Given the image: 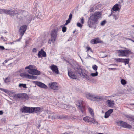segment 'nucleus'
Instances as JSON below:
<instances>
[{"instance_id": "obj_36", "label": "nucleus", "mask_w": 134, "mask_h": 134, "mask_svg": "<svg viewBox=\"0 0 134 134\" xmlns=\"http://www.w3.org/2000/svg\"><path fill=\"white\" fill-rule=\"evenodd\" d=\"M67 30V28L66 27L63 26L62 27V31L64 33Z\"/></svg>"}, {"instance_id": "obj_25", "label": "nucleus", "mask_w": 134, "mask_h": 134, "mask_svg": "<svg viewBox=\"0 0 134 134\" xmlns=\"http://www.w3.org/2000/svg\"><path fill=\"white\" fill-rule=\"evenodd\" d=\"M86 96L87 98L90 100L94 101V98L95 97L94 95H91L90 94H86Z\"/></svg>"}, {"instance_id": "obj_7", "label": "nucleus", "mask_w": 134, "mask_h": 134, "mask_svg": "<svg viewBox=\"0 0 134 134\" xmlns=\"http://www.w3.org/2000/svg\"><path fill=\"white\" fill-rule=\"evenodd\" d=\"M83 119L86 122L91 123L96 125H97L98 123V122L93 117L91 118L89 116H86L83 117Z\"/></svg>"}, {"instance_id": "obj_22", "label": "nucleus", "mask_w": 134, "mask_h": 134, "mask_svg": "<svg viewBox=\"0 0 134 134\" xmlns=\"http://www.w3.org/2000/svg\"><path fill=\"white\" fill-rule=\"evenodd\" d=\"M107 103L109 107H112L115 104L114 101H111V100H108Z\"/></svg>"}, {"instance_id": "obj_35", "label": "nucleus", "mask_w": 134, "mask_h": 134, "mask_svg": "<svg viewBox=\"0 0 134 134\" xmlns=\"http://www.w3.org/2000/svg\"><path fill=\"white\" fill-rule=\"evenodd\" d=\"M123 58H116L115 59V60L117 62H122V61L123 60Z\"/></svg>"}, {"instance_id": "obj_4", "label": "nucleus", "mask_w": 134, "mask_h": 134, "mask_svg": "<svg viewBox=\"0 0 134 134\" xmlns=\"http://www.w3.org/2000/svg\"><path fill=\"white\" fill-rule=\"evenodd\" d=\"M85 102L83 101L79 100L77 101L76 105L80 112L85 113Z\"/></svg>"}, {"instance_id": "obj_27", "label": "nucleus", "mask_w": 134, "mask_h": 134, "mask_svg": "<svg viewBox=\"0 0 134 134\" xmlns=\"http://www.w3.org/2000/svg\"><path fill=\"white\" fill-rule=\"evenodd\" d=\"M130 59L129 58L127 59H123L122 62L124 63L125 65H126L129 64Z\"/></svg>"}, {"instance_id": "obj_52", "label": "nucleus", "mask_w": 134, "mask_h": 134, "mask_svg": "<svg viewBox=\"0 0 134 134\" xmlns=\"http://www.w3.org/2000/svg\"><path fill=\"white\" fill-rule=\"evenodd\" d=\"M37 51V49L36 48H34L32 49V52L34 53H35Z\"/></svg>"}, {"instance_id": "obj_16", "label": "nucleus", "mask_w": 134, "mask_h": 134, "mask_svg": "<svg viewBox=\"0 0 134 134\" xmlns=\"http://www.w3.org/2000/svg\"><path fill=\"white\" fill-rule=\"evenodd\" d=\"M34 82L35 84L41 88L44 89H47L48 88L47 86L43 83L38 81H34Z\"/></svg>"}, {"instance_id": "obj_17", "label": "nucleus", "mask_w": 134, "mask_h": 134, "mask_svg": "<svg viewBox=\"0 0 134 134\" xmlns=\"http://www.w3.org/2000/svg\"><path fill=\"white\" fill-rule=\"evenodd\" d=\"M74 70L75 72L76 73L79 74V75L81 74L83 70L82 69L80 65H76L74 68Z\"/></svg>"}, {"instance_id": "obj_63", "label": "nucleus", "mask_w": 134, "mask_h": 134, "mask_svg": "<svg viewBox=\"0 0 134 134\" xmlns=\"http://www.w3.org/2000/svg\"><path fill=\"white\" fill-rule=\"evenodd\" d=\"M112 12H112L111 14L109 16V17H110V16H113V14Z\"/></svg>"}, {"instance_id": "obj_19", "label": "nucleus", "mask_w": 134, "mask_h": 134, "mask_svg": "<svg viewBox=\"0 0 134 134\" xmlns=\"http://www.w3.org/2000/svg\"><path fill=\"white\" fill-rule=\"evenodd\" d=\"M46 52L42 49H41L38 52V56L39 58H41L42 56L45 57L46 56Z\"/></svg>"}, {"instance_id": "obj_53", "label": "nucleus", "mask_w": 134, "mask_h": 134, "mask_svg": "<svg viewBox=\"0 0 134 134\" xmlns=\"http://www.w3.org/2000/svg\"><path fill=\"white\" fill-rule=\"evenodd\" d=\"M133 116H131L128 120L130 121H132Z\"/></svg>"}, {"instance_id": "obj_13", "label": "nucleus", "mask_w": 134, "mask_h": 134, "mask_svg": "<svg viewBox=\"0 0 134 134\" xmlns=\"http://www.w3.org/2000/svg\"><path fill=\"white\" fill-rule=\"evenodd\" d=\"M48 86L51 89L53 90H58L59 89L57 83L56 82H51L49 84Z\"/></svg>"}, {"instance_id": "obj_11", "label": "nucleus", "mask_w": 134, "mask_h": 134, "mask_svg": "<svg viewBox=\"0 0 134 134\" xmlns=\"http://www.w3.org/2000/svg\"><path fill=\"white\" fill-rule=\"evenodd\" d=\"M68 118V115L64 116L63 115H59V116L53 115L52 114H51L48 116L49 118H52L54 119H64L65 118Z\"/></svg>"}, {"instance_id": "obj_43", "label": "nucleus", "mask_w": 134, "mask_h": 134, "mask_svg": "<svg viewBox=\"0 0 134 134\" xmlns=\"http://www.w3.org/2000/svg\"><path fill=\"white\" fill-rule=\"evenodd\" d=\"M106 20H103L100 23V25L102 26H104L106 24Z\"/></svg>"}, {"instance_id": "obj_37", "label": "nucleus", "mask_w": 134, "mask_h": 134, "mask_svg": "<svg viewBox=\"0 0 134 134\" xmlns=\"http://www.w3.org/2000/svg\"><path fill=\"white\" fill-rule=\"evenodd\" d=\"M92 68L94 70L96 71L98 68V66L96 65H93Z\"/></svg>"}, {"instance_id": "obj_12", "label": "nucleus", "mask_w": 134, "mask_h": 134, "mask_svg": "<svg viewBox=\"0 0 134 134\" xmlns=\"http://www.w3.org/2000/svg\"><path fill=\"white\" fill-rule=\"evenodd\" d=\"M27 72L30 74L32 75H40V72L35 69L32 68L31 69L28 70Z\"/></svg>"}, {"instance_id": "obj_24", "label": "nucleus", "mask_w": 134, "mask_h": 134, "mask_svg": "<svg viewBox=\"0 0 134 134\" xmlns=\"http://www.w3.org/2000/svg\"><path fill=\"white\" fill-rule=\"evenodd\" d=\"M26 17L27 21L29 23H30L32 20V16L31 15V14L28 13L27 15V16H26Z\"/></svg>"}, {"instance_id": "obj_29", "label": "nucleus", "mask_w": 134, "mask_h": 134, "mask_svg": "<svg viewBox=\"0 0 134 134\" xmlns=\"http://www.w3.org/2000/svg\"><path fill=\"white\" fill-rule=\"evenodd\" d=\"M29 98V96L26 93H23V99L28 100Z\"/></svg>"}, {"instance_id": "obj_31", "label": "nucleus", "mask_w": 134, "mask_h": 134, "mask_svg": "<svg viewBox=\"0 0 134 134\" xmlns=\"http://www.w3.org/2000/svg\"><path fill=\"white\" fill-rule=\"evenodd\" d=\"M34 112L35 113L41 110V108L40 107H34Z\"/></svg>"}, {"instance_id": "obj_50", "label": "nucleus", "mask_w": 134, "mask_h": 134, "mask_svg": "<svg viewBox=\"0 0 134 134\" xmlns=\"http://www.w3.org/2000/svg\"><path fill=\"white\" fill-rule=\"evenodd\" d=\"M32 65H29L28 66H26L25 68V69H28V70H30V69H31L30 68L31 66Z\"/></svg>"}, {"instance_id": "obj_55", "label": "nucleus", "mask_w": 134, "mask_h": 134, "mask_svg": "<svg viewBox=\"0 0 134 134\" xmlns=\"http://www.w3.org/2000/svg\"><path fill=\"white\" fill-rule=\"evenodd\" d=\"M0 49L1 50H3L5 49V48L3 46H0Z\"/></svg>"}, {"instance_id": "obj_61", "label": "nucleus", "mask_w": 134, "mask_h": 134, "mask_svg": "<svg viewBox=\"0 0 134 134\" xmlns=\"http://www.w3.org/2000/svg\"><path fill=\"white\" fill-rule=\"evenodd\" d=\"M51 41H51V40H48V44H51Z\"/></svg>"}, {"instance_id": "obj_46", "label": "nucleus", "mask_w": 134, "mask_h": 134, "mask_svg": "<svg viewBox=\"0 0 134 134\" xmlns=\"http://www.w3.org/2000/svg\"><path fill=\"white\" fill-rule=\"evenodd\" d=\"M113 109H110L108 110L107 112L110 115L113 112Z\"/></svg>"}, {"instance_id": "obj_56", "label": "nucleus", "mask_w": 134, "mask_h": 134, "mask_svg": "<svg viewBox=\"0 0 134 134\" xmlns=\"http://www.w3.org/2000/svg\"><path fill=\"white\" fill-rule=\"evenodd\" d=\"M116 69H117L116 68H109V70H116Z\"/></svg>"}, {"instance_id": "obj_15", "label": "nucleus", "mask_w": 134, "mask_h": 134, "mask_svg": "<svg viewBox=\"0 0 134 134\" xmlns=\"http://www.w3.org/2000/svg\"><path fill=\"white\" fill-rule=\"evenodd\" d=\"M50 68L54 73L57 74H59L57 66L56 65L54 64L50 66Z\"/></svg>"}, {"instance_id": "obj_34", "label": "nucleus", "mask_w": 134, "mask_h": 134, "mask_svg": "<svg viewBox=\"0 0 134 134\" xmlns=\"http://www.w3.org/2000/svg\"><path fill=\"white\" fill-rule=\"evenodd\" d=\"M121 82L122 84L125 85L127 83V81L124 79H122L121 80Z\"/></svg>"}, {"instance_id": "obj_26", "label": "nucleus", "mask_w": 134, "mask_h": 134, "mask_svg": "<svg viewBox=\"0 0 134 134\" xmlns=\"http://www.w3.org/2000/svg\"><path fill=\"white\" fill-rule=\"evenodd\" d=\"M112 9L114 11H117L119 10V7L118 4H116L113 7Z\"/></svg>"}, {"instance_id": "obj_1", "label": "nucleus", "mask_w": 134, "mask_h": 134, "mask_svg": "<svg viewBox=\"0 0 134 134\" xmlns=\"http://www.w3.org/2000/svg\"><path fill=\"white\" fill-rule=\"evenodd\" d=\"M102 14L99 12H95L88 18L87 24L90 28L94 29L96 28L98 24V19L101 17Z\"/></svg>"}, {"instance_id": "obj_42", "label": "nucleus", "mask_w": 134, "mask_h": 134, "mask_svg": "<svg viewBox=\"0 0 134 134\" xmlns=\"http://www.w3.org/2000/svg\"><path fill=\"white\" fill-rule=\"evenodd\" d=\"M10 80L8 77L6 78L4 80V82L6 83H7L10 82Z\"/></svg>"}, {"instance_id": "obj_18", "label": "nucleus", "mask_w": 134, "mask_h": 134, "mask_svg": "<svg viewBox=\"0 0 134 134\" xmlns=\"http://www.w3.org/2000/svg\"><path fill=\"white\" fill-rule=\"evenodd\" d=\"M12 10H7L5 9H0V14L5 13L11 16Z\"/></svg>"}, {"instance_id": "obj_10", "label": "nucleus", "mask_w": 134, "mask_h": 134, "mask_svg": "<svg viewBox=\"0 0 134 134\" xmlns=\"http://www.w3.org/2000/svg\"><path fill=\"white\" fill-rule=\"evenodd\" d=\"M20 76L23 77H25L31 79H36L37 78V76H35L31 75L27 73H22L21 74Z\"/></svg>"}, {"instance_id": "obj_38", "label": "nucleus", "mask_w": 134, "mask_h": 134, "mask_svg": "<svg viewBox=\"0 0 134 134\" xmlns=\"http://www.w3.org/2000/svg\"><path fill=\"white\" fill-rule=\"evenodd\" d=\"M110 115L107 112H106L105 113V115L104 116V118H108L109 116Z\"/></svg>"}, {"instance_id": "obj_14", "label": "nucleus", "mask_w": 134, "mask_h": 134, "mask_svg": "<svg viewBox=\"0 0 134 134\" xmlns=\"http://www.w3.org/2000/svg\"><path fill=\"white\" fill-rule=\"evenodd\" d=\"M80 75L83 78H85L87 79L90 80V76L88 75L87 72L85 70H83L82 72H81Z\"/></svg>"}, {"instance_id": "obj_6", "label": "nucleus", "mask_w": 134, "mask_h": 134, "mask_svg": "<svg viewBox=\"0 0 134 134\" xmlns=\"http://www.w3.org/2000/svg\"><path fill=\"white\" fill-rule=\"evenodd\" d=\"M58 31V29H55L51 32V41L53 43H54L56 40Z\"/></svg>"}, {"instance_id": "obj_64", "label": "nucleus", "mask_w": 134, "mask_h": 134, "mask_svg": "<svg viewBox=\"0 0 134 134\" xmlns=\"http://www.w3.org/2000/svg\"><path fill=\"white\" fill-rule=\"evenodd\" d=\"M1 39H2L3 40V39L4 38V37L3 36H2V37H1Z\"/></svg>"}, {"instance_id": "obj_58", "label": "nucleus", "mask_w": 134, "mask_h": 134, "mask_svg": "<svg viewBox=\"0 0 134 134\" xmlns=\"http://www.w3.org/2000/svg\"><path fill=\"white\" fill-rule=\"evenodd\" d=\"M110 65H114V66H118V64H110Z\"/></svg>"}, {"instance_id": "obj_54", "label": "nucleus", "mask_w": 134, "mask_h": 134, "mask_svg": "<svg viewBox=\"0 0 134 134\" xmlns=\"http://www.w3.org/2000/svg\"><path fill=\"white\" fill-rule=\"evenodd\" d=\"M81 22L82 24H83L84 23V19L83 17H82V19H81Z\"/></svg>"}, {"instance_id": "obj_41", "label": "nucleus", "mask_w": 134, "mask_h": 134, "mask_svg": "<svg viewBox=\"0 0 134 134\" xmlns=\"http://www.w3.org/2000/svg\"><path fill=\"white\" fill-rule=\"evenodd\" d=\"M91 75L93 77L96 76L98 75V72L96 71V73H91Z\"/></svg>"}, {"instance_id": "obj_45", "label": "nucleus", "mask_w": 134, "mask_h": 134, "mask_svg": "<svg viewBox=\"0 0 134 134\" xmlns=\"http://www.w3.org/2000/svg\"><path fill=\"white\" fill-rule=\"evenodd\" d=\"M86 48L87 49V51H90L91 52H93L92 50L90 47L87 46L86 47Z\"/></svg>"}, {"instance_id": "obj_49", "label": "nucleus", "mask_w": 134, "mask_h": 134, "mask_svg": "<svg viewBox=\"0 0 134 134\" xmlns=\"http://www.w3.org/2000/svg\"><path fill=\"white\" fill-rule=\"evenodd\" d=\"M77 26L80 27L81 28L82 26V25L80 23H78L77 24Z\"/></svg>"}, {"instance_id": "obj_8", "label": "nucleus", "mask_w": 134, "mask_h": 134, "mask_svg": "<svg viewBox=\"0 0 134 134\" xmlns=\"http://www.w3.org/2000/svg\"><path fill=\"white\" fill-rule=\"evenodd\" d=\"M68 74L69 76L73 79H76L78 78V76L75 74V72L70 68L68 69Z\"/></svg>"}, {"instance_id": "obj_39", "label": "nucleus", "mask_w": 134, "mask_h": 134, "mask_svg": "<svg viewBox=\"0 0 134 134\" xmlns=\"http://www.w3.org/2000/svg\"><path fill=\"white\" fill-rule=\"evenodd\" d=\"M77 117L75 116H71L70 118V119L72 120H76L77 119Z\"/></svg>"}, {"instance_id": "obj_51", "label": "nucleus", "mask_w": 134, "mask_h": 134, "mask_svg": "<svg viewBox=\"0 0 134 134\" xmlns=\"http://www.w3.org/2000/svg\"><path fill=\"white\" fill-rule=\"evenodd\" d=\"M72 14H71L70 13V14L69 15V16L68 19H69L71 20V19L72 18Z\"/></svg>"}, {"instance_id": "obj_20", "label": "nucleus", "mask_w": 134, "mask_h": 134, "mask_svg": "<svg viewBox=\"0 0 134 134\" xmlns=\"http://www.w3.org/2000/svg\"><path fill=\"white\" fill-rule=\"evenodd\" d=\"M91 42L92 44H94L101 43H102V42L99 39V38H97L94 39L92 40H91Z\"/></svg>"}, {"instance_id": "obj_9", "label": "nucleus", "mask_w": 134, "mask_h": 134, "mask_svg": "<svg viewBox=\"0 0 134 134\" xmlns=\"http://www.w3.org/2000/svg\"><path fill=\"white\" fill-rule=\"evenodd\" d=\"M27 26L25 25H23L21 26L19 30V35L22 36L24 34L27 29Z\"/></svg>"}, {"instance_id": "obj_44", "label": "nucleus", "mask_w": 134, "mask_h": 134, "mask_svg": "<svg viewBox=\"0 0 134 134\" xmlns=\"http://www.w3.org/2000/svg\"><path fill=\"white\" fill-rule=\"evenodd\" d=\"M70 21L71 20L68 19L66 21V23L64 25L65 26L67 25L70 22Z\"/></svg>"}, {"instance_id": "obj_33", "label": "nucleus", "mask_w": 134, "mask_h": 134, "mask_svg": "<svg viewBox=\"0 0 134 134\" xmlns=\"http://www.w3.org/2000/svg\"><path fill=\"white\" fill-rule=\"evenodd\" d=\"M19 87H23L24 88H27L26 84H20L19 85Z\"/></svg>"}, {"instance_id": "obj_28", "label": "nucleus", "mask_w": 134, "mask_h": 134, "mask_svg": "<svg viewBox=\"0 0 134 134\" xmlns=\"http://www.w3.org/2000/svg\"><path fill=\"white\" fill-rule=\"evenodd\" d=\"M88 109L89 110V113L90 114L92 115V117H94V113L93 110L90 107H88Z\"/></svg>"}, {"instance_id": "obj_48", "label": "nucleus", "mask_w": 134, "mask_h": 134, "mask_svg": "<svg viewBox=\"0 0 134 134\" xmlns=\"http://www.w3.org/2000/svg\"><path fill=\"white\" fill-rule=\"evenodd\" d=\"M94 8L93 7H91L89 10V11L90 12H92L94 11Z\"/></svg>"}, {"instance_id": "obj_21", "label": "nucleus", "mask_w": 134, "mask_h": 134, "mask_svg": "<svg viewBox=\"0 0 134 134\" xmlns=\"http://www.w3.org/2000/svg\"><path fill=\"white\" fill-rule=\"evenodd\" d=\"M23 93H18L15 94L14 96V97L15 99H23Z\"/></svg>"}, {"instance_id": "obj_5", "label": "nucleus", "mask_w": 134, "mask_h": 134, "mask_svg": "<svg viewBox=\"0 0 134 134\" xmlns=\"http://www.w3.org/2000/svg\"><path fill=\"white\" fill-rule=\"evenodd\" d=\"M116 123L118 126H121L122 127L129 129H132V128L131 125L122 121H117Z\"/></svg>"}, {"instance_id": "obj_2", "label": "nucleus", "mask_w": 134, "mask_h": 134, "mask_svg": "<svg viewBox=\"0 0 134 134\" xmlns=\"http://www.w3.org/2000/svg\"><path fill=\"white\" fill-rule=\"evenodd\" d=\"M11 16H14L15 15H16L17 17L20 20H23V17H26L28 14L26 11L15 9L12 10Z\"/></svg>"}, {"instance_id": "obj_59", "label": "nucleus", "mask_w": 134, "mask_h": 134, "mask_svg": "<svg viewBox=\"0 0 134 134\" xmlns=\"http://www.w3.org/2000/svg\"><path fill=\"white\" fill-rule=\"evenodd\" d=\"M14 42H11L8 43V44H14Z\"/></svg>"}, {"instance_id": "obj_32", "label": "nucleus", "mask_w": 134, "mask_h": 134, "mask_svg": "<svg viewBox=\"0 0 134 134\" xmlns=\"http://www.w3.org/2000/svg\"><path fill=\"white\" fill-rule=\"evenodd\" d=\"M29 113H34V107H29Z\"/></svg>"}, {"instance_id": "obj_62", "label": "nucleus", "mask_w": 134, "mask_h": 134, "mask_svg": "<svg viewBox=\"0 0 134 134\" xmlns=\"http://www.w3.org/2000/svg\"><path fill=\"white\" fill-rule=\"evenodd\" d=\"M130 116H130L129 115H126V117L128 118V120L130 118Z\"/></svg>"}, {"instance_id": "obj_23", "label": "nucleus", "mask_w": 134, "mask_h": 134, "mask_svg": "<svg viewBox=\"0 0 134 134\" xmlns=\"http://www.w3.org/2000/svg\"><path fill=\"white\" fill-rule=\"evenodd\" d=\"M29 108V107L24 106L22 109H21V111L22 112L24 113H29V111L30 110Z\"/></svg>"}, {"instance_id": "obj_47", "label": "nucleus", "mask_w": 134, "mask_h": 134, "mask_svg": "<svg viewBox=\"0 0 134 134\" xmlns=\"http://www.w3.org/2000/svg\"><path fill=\"white\" fill-rule=\"evenodd\" d=\"M0 90L6 93H7L8 91V90L7 89H4L2 88H0Z\"/></svg>"}, {"instance_id": "obj_40", "label": "nucleus", "mask_w": 134, "mask_h": 134, "mask_svg": "<svg viewBox=\"0 0 134 134\" xmlns=\"http://www.w3.org/2000/svg\"><path fill=\"white\" fill-rule=\"evenodd\" d=\"M113 18L115 20L118 19L119 17V15L118 14H113Z\"/></svg>"}, {"instance_id": "obj_57", "label": "nucleus", "mask_w": 134, "mask_h": 134, "mask_svg": "<svg viewBox=\"0 0 134 134\" xmlns=\"http://www.w3.org/2000/svg\"><path fill=\"white\" fill-rule=\"evenodd\" d=\"M22 37L21 36L20 37V38L17 40L16 41H20L22 39Z\"/></svg>"}, {"instance_id": "obj_30", "label": "nucleus", "mask_w": 134, "mask_h": 134, "mask_svg": "<svg viewBox=\"0 0 134 134\" xmlns=\"http://www.w3.org/2000/svg\"><path fill=\"white\" fill-rule=\"evenodd\" d=\"M94 101H99L100 100L101 98L99 96H95Z\"/></svg>"}, {"instance_id": "obj_3", "label": "nucleus", "mask_w": 134, "mask_h": 134, "mask_svg": "<svg viewBox=\"0 0 134 134\" xmlns=\"http://www.w3.org/2000/svg\"><path fill=\"white\" fill-rule=\"evenodd\" d=\"M124 50H118L117 52L119 53V56L129 57L130 55H133V53L131 50L126 48H124Z\"/></svg>"}, {"instance_id": "obj_60", "label": "nucleus", "mask_w": 134, "mask_h": 134, "mask_svg": "<svg viewBox=\"0 0 134 134\" xmlns=\"http://www.w3.org/2000/svg\"><path fill=\"white\" fill-rule=\"evenodd\" d=\"M3 113L2 111V110L0 111V115H2L3 114Z\"/></svg>"}]
</instances>
